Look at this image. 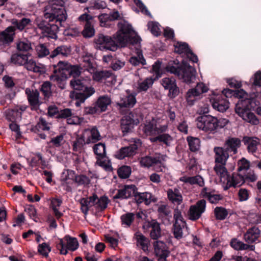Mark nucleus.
I'll list each match as a JSON object with an SVG mask.
<instances>
[{
    "mask_svg": "<svg viewBox=\"0 0 261 261\" xmlns=\"http://www.w3.org/2000/svg\"><path fill=\"white\" fill-rule=\"evenodd\" d=\"M82 70L83 68L79 65H71L67 62L59 61L57 65H54V73L50 76V81L62 89L64 88L65 81L69 76H73L74 79L70 81L71 86L74 90L81 91H72L70 93V97L77 100L75 103L76 107H79L95 92L93 87L88 86L91 82L90 78L76 79L80 76Z\"/></svg>",
    "mask_w": 261,
    "mask_h": 261,
    "instance_id": "obj_1",
    "label": "nucleus"
},
{
    "mask_svg": "<svg viewBox=\"0 0 261 261\" xmlns=\"http://www.w3.org/2000/svg\"><path fill=\"white\" fill-rule=\"evenodd\" d=\"M118 31L113 36V39L109 36L99 34V49H104L115 51L118 45L124 46L129 40L133 30L132 25L125 20L118 23Z\"/></svg>",
    "mask_w": 261,
    "mask_h": 261,
    "instance_id": "obj_2",
    "label": "nucleus"
},
{
    "mask_svg": "<svg viewBox=\"0 0 261 261\" xmlns=\"http://www.w3.org/2000/svg\"><path fill=\"white\" fill-rule=\"evenodd\" d=\"M228 120L224 118L218 119L210 115L199 116L196 119L198 128L205 133H214L218 128L225 127Z\"/></svg>",
    "mask_w": 261,
    "mask_h": 261,
    "instance_id": "obj_3",
    "label": "nucleus"
},
{
    "mask_svg": "<svg viewBox=\"0 0 261 261\" xmlns=\"http://www.w3.org/2000/svg\"><path fill=\"white\" fill-rule=\"evenodd\" d=\"M49 11L44 13V17L49 22L62 24L67 19V13L63 0H53Z\"/></svg>",
    "mask_w": 261,
    "mask_h": 261,
    "instance_id": "obj_4",
    "label": "nucleus"
},
{
    "mask_svg": "<svg viewBox=\"0 0 261 261\" xmlns=\"http://www.w3.org/2000/svg\"><path fill=\"white\" fill-rule=\"evenodd\" d=\"M142 118V114L137 110L124 116L121 120V128L124 135L131 132L134 126L139 124Z\"/></svg>",
    "mask_w": 261,
    "mask_h": 261,
    "instance_id": "obj_5",
    "label": "nucleus"
},
{
    "mask_svg": "<svg viewBox=\"0 0 261 261\" xmlns=\"http://www.w3.org/2000/svg\"><path fill=\"white\" fill-rule=\"evenodd\" d=\"M129 143V146L122 147L116 152L115 154L116 158L122 160L126 157L133 156L136 154L138 148L142 145L141 140L137 138L132 139Z\"/></svg>",
    "mask_w": 261,
    "mask_h": 261,
    "instance_id": "obj_6",
    "label": "nucleus"
},
{
    "mask_svg": "<svg viewBox=\"0 0 261 261\" xmlns=\"http://www.w3.org/2000/svg\"><path fill=\"white\" fill-rule=\"evenodd\" d=\"M164 161V159L162 155L155 157L145 156L140 159V164L142 167L146 168H149L153 165H155L156 166L155 168L156 171L163 172L165 169Z\"/></svg>",
    "mask_w": 261,
    "mask_h": 261,
    "instance_id": "obj_7",
    "label": "nucleus"
},
{
    "mask_svg": "<svg viewBox=\"0 0 261 261\" xmlns=\"http://www.w3.org/2000/svg\"><path fill=\"white\" fill-rule=\"evenodd\" d=\"M78 247L77 239L68 235L65 236L63 239H60L59 243L57 244V248L60 253L63 255L67 254L68 250L73 251L76 250Z\"/></svg>",
    "mask_w": 261,
    "mask_h": 261,
    "instance_id": "obj_8",
    "label": "nucleus"
},
{
    "mask_svg": "<svg viewBox=\"0 0 261 261\" xmlns=\"http://www.w3.org/2000/svg\"><path fill=\"white\" fill-rule=\"evenodd\" d=\"M38 26L44 36L52 39H57L59 29L62 26V24H57L54 22L47 23L42 21L39 23Z\"/></svg>",
    "mask_w": 261,
    "mask_h": 261,
    "instance_id": "obj_9",
    "label": "nucleus"
},
{
    "mask_svg": "<svg viewBox=\"0 0 261 261\" xmlns=\"http://www.w3.org/2000/svg\"><path fill=\"white\" fill-rule=\"evenodd\" d=\"M208 90V87L204 83H198L194 88L189 90L187 93L186 99L188 104L193 105L194 102Z\"/></svg>",
    "mask_w": 261,
    "mask_h": 261,
    "instance_id": "obj_10",
    "label": "nucleus"
},
{
    "mask_svg": "<svg viewBox=\"0 0 261 261\" xmlns=\"http://www.w3.org/2000/svg\"><path fill=\"white\" fill-rule=\"evenodd\" d=\"M242 102L237 103L235 109L236 112L245 121L253 125L258 124L259 120L254 113L249 112L247 110L249 109L248 106L242 107Z\"/></svg>",
    "mask_w": 261,
    "mask_h": 261,
    "instance_id": "obj_11",
    "label": "nucleus"
},
{
    "mask_svg": "<svg viewBox=\"0 0 261 261\" xmlns=\"http://www.w3.org/2000/svg\"><path fill=\"white\" fill-rule=\"evenodd\" d=\"M206 201L204 199L198 200L195 204L190 206L188 212L189 218L192 221L199 219L205 212Z\"/></svg>",
    "mask_w": 261,
    "mask_h": 261,
    "instance_id": "obj_12",
    "label": "nucleus"
},
{
    "mask_svg": "<svg viewBox=\"0 0 261 261\" xmlns=\"http://www.w3.org/2000/svg\"><path fill=\"white\" fill-rule=\"evenodd\" d=\"M79 20L81 22H86L84 29L82 32L83 36L86 38L92 37L95 34V30L93 28V17L85 13L79 17Z\"/></svg>",
    "mask_w": 261,
    "mask_h": 261,
    "instance_id": "obj_13",
    "label": "nucleus"
},
{
    "mask_svg": "<svg viewBox=\"0 0 261 261\" xmlns=\"http://www.w3.org/2000/svg\"><path fill=\"white\" fill-rule=\"evenodd\" d=\"M196 70L186 62H182L180 66V73L179 79H181L186 83L190 84L195 78Z\"/></svg>",
    "mask_w": 261,
    "mask_h": 261,
    "instance_id": "obj_14",
    "label": "nucleus"
},
{
    "mask_svg": "<svg viewBox=\"0 0 261 261\" xmlns=\"http://www.w3.org/2000/svg\"><path fill=\"white\" fill-rule=\"evenodd\" d=\"M99 166L107 172L113 170L110 160L106 155V145L102 143H99Z\"/></svg>",
    "mask_w": 261,
    "mask_h": 261,
    "instance_id": "obj_15",
    "label": "nucleus"
},
{
    "mask_svg": "<svg viewBox=\"0 0 261 261\" xmlns=\"http://www.w3.org/2000/svg\"><path fill=\"white\" fill-rule=\"evenodd\" d=\"M210 101L213 108L221 112H225L229 108L228 101L222 95H214L211 98Z\"/></svg>",
    "mask_w": 261,
    "mask_h": 261,
    "instance_id": "obj_16",
    "label": "nucleus"
},
{
    "mask_svg": "<svg viewBox=\"0 0 261 261\" xmlns=\"http://www.w3.org/2000/svg\"><path fill=\"white\" fill-rule=\"evenodd\" d=\"M122 18V14L117 11H113L110 14H101L99 15V21L101 27H109L111 22L115 20H120Z\"/></svg>",
    "mask_w": 261,
    "mask_h": 261,
    "instance_id": "obj_17",
    "label": "nucleus"
},
{
    "mask_svg": "<svg viewBox=\"0 0 261 261\" xmlns=\"http://www.w3.org/2000/svg\"><path fill=\"white\" fill-rule=\"evenodd\" d=\"M159 218L162 223L166 225H170L172 223V211L167 205H161L158 209Z\"/></svg>",
    "mask_w": 261,
    "mask_h": 261,
    "instance_id": "obj_18",
    "label": "nucleus"
},
{
    "mask_svg": "<svg viewBox=\"0 0 261 261\" xmlns=\"http://www.w3.org/2000/svg\"><path fill=\"white\" fill-rule=\"evenodd\" d=\"M137 188L134 185H126L122 188L118 190L117 193L115 195L114 198L127 199L132 196H134Z\"/></svg>",
    "mask_w": 261,
    "mask_h": 261,
    "instance_id": "obj_19",
    "label": "nucleus"
},
{
    "mask_svg": "<svg viewBox=\"0 0 261 261\" xmlns=\"http://www.w3.org/2000/svg\"><path fill=\"white\" fill-rule=\"evenodd\" d=\"M24 67L29 71L40 74L44 73L46 70L45 66L42 64L36 63L29 54L27 57V61H25Z\"/></svg>",
    "mask_w": 261,
    "mask_h": 261,
    "instance_id": "obj_20",
    "label": "nucleus"
},
{
    "mask_svg": "<svg viewBox=\"0 0 261 261\" xmlns=\"http://www.w3.org/2000/svg\"><path fill=\"white\" fill-rule=\"evenodd\" d=\"M161 84L166 89L169 91V95L172 97H175L179 93L175 80L174 78L165 77L162 80Z\"/></svg>",
    "mask_w": 261,
    "mask_h": 261,
    "instance_id": "obj_21",
    "label": "nucleus"
},
{
    "mask_svg": "<svg viewBox=\"0 0 261 261\" xmlns=\"http://www.w3.org/2000/svg\"><path fill=\"white\" fill-rule=\"evenodd\" d=\"M215 153V162L216 164H226L229 158V151L222 147H215L214 148Z\"/></svg>",
    "mask_w": 261,
    "mask_h": 261,
    "instance_id": "obj_22",
    "label": "nucleus"
},
{
    "mask_svg": "<svg viewBox=\"0 0 261 261\" xmlns=\"http://www.w3.org/2000/svg\"><path fill=\"white\" fill-rule=\"evenodd\" d=\"M245 182V178L243 176L238 173H233L231 176H229L228 179L226 181L225 186L224 189L225 190L228 189L230 187H237L241 186Z\"/></svg>",
    "mask_w": 261,
    "mask_h": 261,
    "instance_id": "obj_23",
    "label": "nucleus"
},
{
    "mask_svg": "<svg viewBox=\"0 0 261 261\" xmlns=\"http://www.w3.org/2000/svg\"><path fill=\"white\" fill-rule=\"evenodd\" d=\"M241 145V141L239 138L228 137L224 143L225 148L229 152H232L233 154L238 152V149Z\"/></svg>",
    "mask_w": 261,
    "mask_h": 261,
    "instance_id": "obj_24",
    "label": "nucleus"
},
{
    "mask_svg": "<svg viewBox=\"0 0 261 261\" xmlns=\"http://www.w3.org/2000/svg\"><path fill=\"white\" fill-rule=\"evenodd\" d=\"M15 29L9 27L4 31L0 32V45L8 44L13 41Z\"/></svg>",
    "mask_w": 261,
    "mask_h": 261,
    "instance_id": "obj_25",
    "label": "nucleus"
},
{
    "mask_svg": "<svg viewBox=\"0 0 261 261\" xmlns=\"http://www.w3.org/2000/svg\"><path fill=\"white\" fill-rule=\"evenodd\" d=\"M154 252L158 257L168 256L169 251L165 243L161 241H156L153 243Z\"/></svg>",
    "mask_w": 261,
    "mask_h": 261,
    "instance_id": "obj_26",
    "label": "nucleus"
},
{
    "mask_svg": "<svg viewBox=\"0 0 261 261\" xmlns=\"http://www.w3.org/2000/svg\"><path fill=\"white\" fill-rule=\"evenodd\" d=\"M260 231L258 227L254 226L249 229L244 234V240L248 243L259 242Z\"/></svg>",
    "mask_w": 261,
    "mask_h": 261,
    "instance_id": "obj_27",
    "label": "nucleus"
},
{
    "mask_svg": "<svg viewBox=\"0 0 261 261\" xmlns=\"http://www.w3.org/2000/svg\"><path fill=\"white\" fill-rule=\"evenodd\" d=\"M98 197L96 194H93L92 196L87 198H82L80 200L81 210L83 213L86 214L89 208L97 203L96 200Z\"/></svg>",
    "mask_w": 261,
    "mask_h": 261,
    "instance_id": "obj_28",
    "label": "nucleus"
},
{
    "mask_svg": "<svg viewBox=\"0 0 261 261\" xmlns=\"http://www.w3.org/2000/svg\"><path fill=\"white\" fill-rule=\"evenodd\" d=\"M168 198L174 205H180L183 200L182 195L176 188L169 189L167 191Z\"/></svg>",
    "mask_w": 261,
    "mask_h": 261,
    "instance_id": "obj_29",
    "label": "nucleus"
},
{
    "mask_svg": "<svg viewBox=\"0 0 261 261\" xmlns=\"http://www.w3.org/2000/svg\"><path fill=\"white\" fill-rule=\"evenodd\" d=\"M83 137L87 144L95 143L98 141V129L96 127L85 130Z\"/></svg>",
    "mask_w": 261,
    "mask_h": 261,
    "instance_id": "obj_30",
    "label": "nucleus"
},
{
    "mask_svg": "<svg viewBox=\"0 0 261 261\" xmlns=\"http://www.w3.org/2000/svg\"><path fill=\"white\" fill-rule=\"evenodd\" d=\"M245 145L247 146L249 152L254 153L256 151L257 146L260 144V140L257 137L245 136L243 139Z\"/></svg>",
    "mask_w": 261,
    "mask_h": 261,
    "instance_id": "obj_31",
    "label": "nucleus"
},
{
    "mask_svg": "<svg viewBox=\"0 0 261 261\" xmlns=\"http://www.w3.org/2000/svg\"><path fill=\"white\" fill-rule=\"evenodd\" d=\"M225 165L226 164H216L214 168L217 175L223 184L226 182L229 176Z\"/></svg>",
    "mask_w": 261,
    "mask_h": 261,
    "instance_id": "obj_32",
    "label": "nucleus"
},
{
    "mask_svg": "<svg viewBox=\"0 0 261 261\" xmlns=\"http://www.w3.org/2000/svg\"><path fill=\"white\" fill-rule=\"evenodd\" d=\"M200 194L202 197L207 198L212 203H217L221 199L220 194H215L214 191L207 188H203Z\"/></svg>",
    "mask_w": 261,
    "mask_h": 261,
    "instance_id": "obj_33",
    "label": "nucleus"
},
{
    "mask_svg": "<svg viewBox=\"0 0 261 261\" xmlns=\"http://www.w3.org/2000/svg\"><path fill=\"white\" fill-rule=\"evenodd\" d=\"M71 48L70 46L63 45L56 47L50 55V58H54L58 56L67 57L71 55Z\"/></svg>",
    "mask_w": 261,
    "mask_h": 261,
    "instance_id": "obj_34",
    "label": "nucleus"
},
{
    "mask_svg": "<svg viewBox=\"0 0 261 261\" xmlns=\"http://www.w3.org/2000/svg\"><path fill=\"white\" fill-rule=\"evenodd\" d=\"M136 102V94H130L121 97L117 105L120 108H133Z\"/></svg>",
    "mask_w": 261,
    "mask_h": 261,
    "instance_id": "obj_35",
    "label": "nucleus"
},
{
    "mask_svg": "<svg viewBox=\"0 0 261 261\" xmlns=\"http://www.w3.org/2000/svg\"><path fill=\"white\" fill-rule=\"evenodd\" d=\"M148 226L150 228V236L153 240H158L161 237L160 224L154 220L148 222Z\"/></svg>",
    "mask_w": 261,
    "mask_h": 261,
    "instance_id": "obj_36",
    "label": "nucleus"
},
{
    "mask_svg": "<svg viewBox=\"0 0 261 261\" xmlns=\"http://www.w3.org/2000/svg\"><path fill=\"white\" fill-rule=\"evenodd\" d=\"M179 180L184 183L189 184L191 185H197L201 187L204 185L203 178L198 175L194 176H184L179 178Z\"/></svg>",
    "mask_w": 261,
    "mask_h": 261,
    "instance_id": "obj_37",
    "label": "nucleus"
},
{
    "mask_svg": "<svg viewBox=\"0 0 261 261\" xmlns=\"http://www.w3.org/2000/svg\"><path fill=\"white\" fill-rule=\"evenodd\" d=\"M135 213L127 212L121 216V224L124 228L130 227L135 222Z\"/></svg>",
    "mask_w": 261,
    "mask_h": 261,
    "instance_id": "obj_38",
    "label": "nucleus"
},
{
    "mask_svg": "<svg viewBox=\"0 0 261 261\" xmlns=\"http://www.w3.org/2000/svg\"><path fill=\"white\" fill-rule=\"evenodd\" d=\"M25 108H15L9 110L7 113V119L10 121L19 120L21 118L22 112L24 111Z\"/></svg>",
    "mask_w": 261,
    "mask_h": 261,
    "instance_id": "obj_39",
    "label": "nucleus"
},
{
    "mask_svg": "<svg viewBox=\"0 0 261 261\" xmlns=\"http://www.w3.org/2000/svg\"><path fill=\"white\" fill-rule=\"evenodd\" d=\"M134 238L137 241V245L140 246L143 251L148 250L149 240L141 232L138 231L135 233Z\"/></svg>",
    "mask_w": 261,
    "mask_h": 261,
    "instance_id": "obj_40",
    "label": "nucleus"
},
{
    "mask_svg": "<svg viewBox=\"0 0 261 261\" xmlns=\"http://www.w3.org/2000/svg\"><path fill=\"white\" fill-rule=\"evenodd\" d=\"M25 93L31 105L36 106L38 104L39 93L37 90H31L27 88L25 90Z\"/></svg>",
    "mask_w": 261,
    "mask_h": 261,
    "instance_id": "obj_41",
    "label": "nucleus"
},
{
    "mask_svg": "<svg viewBox=\"0 0 261 261\" xmlns=\"http://www.w3.org/2000/svg\"><path fill=\"white\" fill-rule=\"evenodd\" d=\"M40 165L42 166V168L46 167L47 164L46 161L43 159L42 155L40 153H36L35 156L31 159L30 165L32 167H36Z\"/></svg>",
    "mask_w": 261,
    "mask_h": 261,
    "instance_id": "obj_42",
    "label": "nucleus"
},
{
    "mask_svg": "<svg viewBox=\"0 0 261 261\" xmlns=\"http://www.w3.org/2000/svg\"><path fill=\"white\" fill-rule=\"evenodd\" d=\"M28 55L29 54H14L11 56V62L16 65L24 66L25 61H27Z\"/></svg>",
    "mask_w": 261,
    "mask_h": 261,
    "instance_id": "obj_43",
    "label": "nucleus"
},
{
    "mask_svg": "<svg viewBox=\"0 0 261 261\" xmlns=\"http://www.w3.org/2000/svg\"><path fill=\"white\" fill-rule=\"evenodd\" d=\"M190 150L192 152L198 151L200 147V139L196 137L189 136L187 138Z\"/></svg>",
    "mask_w": 261,
    "mask_h": 261,
    "instance_id": "obj_44",
    "label": "nucleus"
},
{
    "mask_svg": "<svg viewBox=\"0 0 261 261\" xmlns=\"http://www.w3.org/2000/svg\"><path fill=\"white\" fill-rule=\"evenodd\" d=\"M235 96L240 99L237 103L242 102L241 106L242 107L248 106V104L250 102V100L248 98L247 93L243 89L235 90Z\"/></svg>",
    "mask_w": 261,
    "mask_h": 261,
    "instance_id": "obj_45",
    "label": "nucleus"
},
{
    "mask_svg": "<svg viewBox=\"0 0 261 261\" xmlns=\"http://www.w3.org/2000/svg\"><path fill=\"white\" fill-rule=\"evenodd\" d=\"M32 21L29 18H23L20 21H18L16 19H13L12 23L13 25V27L16 29V28L19 31H22L26 27L31 24Z\"/></svg>",
    "mask_w": 261,
    "mask_h": 261,
    "instance_id": "obj_46",
    "label": "nucleus"
},
{
    "mask_svg": "<svg viewBox=\"0 0 261 261\" xmlns=\"http://www.w3.org/2000/svg\"><path fill=\"white\" fill-rule=\"evenodd\" d=\"M134 197L135 199L138 203L144 202L146 204H148L150 202L151 195L149 193L146 192L139 193L138 192L137 190Z\"/></svg>",
    "mask_w": 261,
    "mask_h": 261,
    "instance_id": "obj_47",
    "label": "nucleus"
},
{
    "mask_svg": "<svg viewBox=\"0 0 261 261\" xmlns=\"http://www.w3.org/2000/svg\"><path fill=\"white\" fill-rule=\"evenodd\" d=\"M84 61L85 62H87V66L86 70L91 74H93L92 77L93 80L96 81L98 78L97 74V69L96 68V66L93 64V62L91 61L90 59L88 58H86L84 59Z\"/></svg>",
    "mask_w": 261,
    "mask_h": 261,
    "instance_id": "obj_48",
    "label": "nucleus"
},
{
    "mask_svg": "<svg viewBox=\"0 0 261 261\" xmlns=\"http://www.w3.org/2000/svg\"><path fill=\"white\" fill-rule=\"evenodd\" d=\"M62 203V201L59 198H53L51 200V207L54 211V214L57 219H59L63 215L59 212L58 207H60Z\"/></svg>",
    "mask_w": 261,
    "mask_h": 261,
    "instance_id": "obj_49",
    "label": "nucleus"
},
{
    "mask_svg": "<svg viewBox=\"0 0 261 261\" xmlns=\"http://www.w3.org/2000/svg\"><path fill=\"white\" fill-rule=\"evenodd\" d=\"M154 82V80L152 77H147L143 81L139 82L138 84V90L141 91H146L150 87Z\"/></svg>",
    "mask_w": 261,
    "mask_h": 261,
    "instance_id": "obj_50",
    "label": "nucleus"
},
{
    "mask_svg": "<svg viewBox=\"0 0 261 261\" xmlns=\"http://www.w3.org/2000/svg\"><path fill=\"white\" fill-rule=\"evenodd\" d=\"M111 103V100L108 96L99 97V111L100 110V112L106 111Z\"/></svg>",
    "mask_w": 261,
    "mask_h": 261,
    "instance_id": "obj_51",
    "label": "nucleus"
},
{
    "mask_svg": "<svg viewBox=\"0 0 261 261\" xmlns=\"http://www.w3.org/2000/svg\"><path fill=\"white\" fill-rule=\"evenodd\" d=\"M175 51L179 54H184L186 55L190 50L189 45L185 42H177L174 45Z\"/></svg>",
    "mask_w": 261,
    "mask_h": 261,
    "instance_id": "obj_52",
    "label": "nucleus"
},
{
    "mask_svg": "<svg viewBox=\"0 0 261 261\" xmlns=\"http://www.w3.org/2000/svg\"><path fill=\"white\" fill-rule=\"evenodd\" d=\"M129 62L134 66H138L140 64L142 65L146 64V60L141 52L138 53L137 57H131Z\"/></svg>",
    "mask_w": 261,
    "mask_h": 261,
    "instance_id": "obj_53",
    "label": "nucleus"
},
{
    "mask_svg": "<svg viewBox=\"0 0 261 261\" xmlns=\"http://www.w3.org/2000/svg\"><path fill=\"white\" fill-rule=\"evenodd\" d=\"M214 213L216 219L220 220L225 219L228 214L226 209L222 207H216L215 208Z\"/></svg>",
    "mask_w": 261,
    "mask_h": 261,
    "instance_id": "obj_54",
    "label": "nucleus"
},
{
    "mask_svg": "<svg viewBox=\"0 0 261 261\" xmlns=\"http://www.w3.org/2000/svg\"><path fill=\"white\" fill-rule=\"evenodd\" d=\"M132 170L130 167L123 166L118 169L117 173L120 178L125 179L129 176Z\"/></svg>",
    "mask_w": 261,
    "mask_h": 261,
    "instance_id": "obj_55",
    "label": "nucleus"
},
{
    "mask_svg": "<svg viewBox=\"0 0 261 261\" xmlns=\"http://www.w3.org/2000/svg\"><path fill=\"white\" fill-rule=\"evenodd\" d=\"M157 139H158L160 142L163 143L167 146H170L173 140V138L171 136L168 134L166 133H163L158 136Z\"/></svg>",
    "mask_w": 261,
    "mask_h": 261,
    "instance_id": "obj_56",
    "label": "nucleus"
},
{
    "mask_svg": "<svg viewBox=\"0 0 261 261\" xmlns=\"http://www.w3.org/2000/svg\"><path fill=\"white\" fill-rule=\"evenodd\" d=\"M51 251V247L46 243L40 244L38 246V252L41 255L47 257Z\"/></svg>",
    "mask_w": 261,
    "mask_h": 261,
    "instance_id": "obj_57",
    "label": "nucleus"
},
{
    "mask_svg": "<svg viewBox=\"0 0 261 261\" xmlns=\"http://www.w3.org/2000/svg\"><path fill=\"white\" fill-rule=\"evenodd\" d=\"M185 224H174L173 234L175 238L177 239H181L182 237V229L184 228Z\"/></svg>",
    "mask_w": 261,
    "mask_h": 261,
    "instance_id": "obj_58",
    "label": "nucleus"
},
{
    "mask_svg": "<svg viewBox=\"0 0 261 261\" xmlns=\"http://www.w3.org/2000/svg\"><path fill=\"white\" fill-rule=\"evenodd\" d=\"M38 57L43 58L49 54L48 49L43 44H39L36 48Z\"/></svg>",
    "mask_w": 261,
    "mask_h": 261,
    "instance_id": "obj_59",
    "label": "nucleus"
},
{
    "mask_svg": "<svg viewBox=\"0 0 261 261\" xmlns=\"http://www.w3.org/2000/svg\"><path fill=\"white\" fill-rule=\"evenodd\" d=\"M50 124L47 122L43 118L41 117L36 125V128L40 130H48L50 129Z\"/></svg>",
    "mask_w": 261,
    "mask_h": 261,
    "instance_id": "obj_60",
    "label": "nucleus"
},
{
    "mask_svg": "<svg viewBox=\"0 0 261 261\" xmlns=\"http://www.w3.org/2000/svg\"><path fill=\"white\" fill-rule=\"evenodd\" d=\"M144 132L147 135H153L156 134V126L153 122H146L144 126Z\"/></svg>",
    "mask_w": 261,
    "mask_h": 261,
    "instance_id": "obj_61",
    "label": "nucleus"
},
{
    "mask_svg": "<svg viewBox=\"0 0 261 261\" xmlns=\"http://www.w3.org/2000/svg\"><path fill=\"white\" fill-rule=\"evenodd\" d=\"M17 48L20 51H28L32 49L31 44L28 40L20 41L17 44Z\"/></svg>",
    "mask_w": 261,
    "mask_h": 261,
    "instance_id": "obj_62",
    "label": "nucleus"
},
{
    "mask_svg": "<svg viewBox=\"0 0 261 261\" xmlns=\"http://www.w3.org/2000/svg\"><path fill=\"white\" fill-rule=\"evenodd\" d=\"M173 218L174 220V224H185L184 218L181 215V212L178 208H176L174 211Z\"/></svg>",
    "mask_w": 261,
    "mask_h": 261,
    "instance_id": "obj_63",
    "label": "nucleus"
},
{
    "mask_svg": "<svg viewBox=\"0 0 261 261\" xmlns=\"http://www.w3.org/2000/svg\"><path fill=\"white\" fill-rule=\"evenodd\" d=\"M147 26L148 29L153 35L158 36L160 34V29L158 23L150 21L148 23Z\"/></svg>",
    "mask_w": 261,
    "mask_h": 261,
    "instance_id": "obj_64",
    "label": "nucleus"
}]
</instances>
